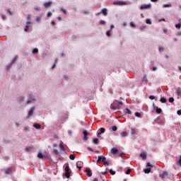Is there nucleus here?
Returning <instances> with one entry per match:
<instances>
[{"mask_svg":"<svg viewBox=\"0 0 181 181\" xmlns=\"http://www.w3.org/2000/svg\"><path fill=\"white\" fill-rule=\"evenodd\" d=\"M122 105V102L115 100L113 103L110 105V108L111 110H119V108H121Z\"/></svg>","mask_w":181,"mask_h":181,"instance_id":"1","label":"nucleus"},{"mask_svg":"<svg viewBox=\"0 0 181 181\" xmlns=\"http://www.w3.org/2000/svg\"><path fill=\"white\" fill-rule=\"evenodd\" d=\"M153 108L152 112H157V114H162V109L159 108L158 106L155 105V103H153Z\"/></svg>","mask_w":181,"mask_h":181,"instance_id":"2","label":"nucleus"},{"mask_svg":"<svg viewBox=\"0 0 181 181\" xmlns=\"http://www.w3.org/2000/svg\"><path fill=\"white\" fill-rule=\"evenodd\" d=\"M65 177L66 179H70V167L69 165L65 167Z\"/></svg>","mask_w":181,"mask_h":181,"instance_id":"3","label":"nucleus"},{"mask_svg":"<svg viewBox=\"0 0 181 181\" xmlns=\"http://www.w3.org/2000/svg\"><path fill=\"white\" fill-rule=\"evenodd\" d=\"M152 8V4H143L141 6L140 9L144 10V9H151Z\"/></svg>","mask_w":181,"mask_h":181,"instance_id":"4","label":"nucleus"},{"mask_svg":"<svg viewBox=\"0 0 181 181\" xmlns=\"http://www.w3.org/2000/svg\"><path fill=\"white\" fill-rule=\"evenodd\" d=\"M113 5H119V6H122L124 5H127V2H124V1H114Z\"/></svg>","mask_w":181,"mask_h":181,"instance_id":"5","label":"nucleus"},{"mask_svg":"<svg viewBox=\"0 0 181 181\" xmlns=\"http://www.w3.org/2000/svg\"><path fill=\"white\" fill-rule=\"evenodd\" d=\"M88 135V132L87 130L83 131V139L84 141H88V137L87 136Z\"/></svg>","mask_w":181,"mask_h":181,"instance_id":"6","label":"nucleus"},{"mask_svg":"<svg viewBox=\"0 0 181 181\" xmlns=\"http://www.w3.org/2000/svg\"><path fill=\"white\" fill-rule=\"evenodd\" d=\"M76 168L78 169H79V170H81V168H83V162L82 161H78L76 163Z\"/></svg>","mask_w":181,"mask_h":181,"instance_id":"7","label":"nucleus"},{"mask_svg":"<svg viewBox=\"0 0 181 181\" xmlns=\"http://www.w3.org/2000/svg\"><path fill=\"white\" fill-rule=\"evenodd\" d=\"M86 175L88 176V177H91L93 176V172L90 169H86Z\"/></svg>","mask_w":181,"mask_h":181,"instance_id":"8","label":"nucleus"},{"mask_svg":"<svg viewBox=\"0 0 181 181\" xmlns=\"http://www.w3.org/2000/svg\"><path fill=\"white\" fill-rule=\"evenodd\" d=\"M52 1L45 2L44 4V6L45 8H50V6H52Z\"/></svg>","mask_w":181,"mask_h":181,"instance_id":"9","label":"nucleus"},{"mask_svg":"<svg viewBox=\"0 0 181 181\" xmlns=\"http://www.w3.org/2000/svg\"><path fill=\"white\" fill-rule=\"evenodd\" d=\"M111 153H112V155H115V154L118 153V149H117V148H112L111 149Z\"/></svg>","mask_w":181,"mask_h":181,"instance_id":"10","label":"nucleus"},{"mask_svg":"<svg viewBox=\"0 0 181 181\" xmlns=\"http://www.w3.org/2000/svg\"><path fill=\"white\" fill-rule=\"evenodd\" d=\"M166 176H168V172L165 171L163 173H161L160 175V177H161V179H164V177H166Z\"/></svg>","mask_w":181,"mask_h":181,"instance_id":"11","label":"nucleus"},{"mask_svg":"<svg viewBox=\"0 0 181 181\" xmlns=\"http://www.w3.org/2000/svg\"><path fill=\"white\" fill-rule=\"evenodd\" d=\"M34 111H35V107H31L30 110L28 112V117H32V115H33Z\"/></svg>","mask_w":181,"mask_h":181,"instance_id":"12","label":"nucleus"},{"mask_svg":"<svg viewBox=\"0 0 181 181\" xmlns=\"http://www.w3.org/2000/svg\"><path fill=\"white\" fill-rule=\"evenodd\" d=\"M30 24H31L30 21L27 22V25L24 28L25 32H28V30L29 29V26H30Z\"/></svg>","mask_w":181,"mask_h":181,"instance_id":"13","label":"nucleus"},{"mask_svg":"<svg viewBox=\"0 0 181 181\" xmlns=\"http://www.w3.org/2000/svg\"><path fill=\"white\" fill-rule=\"evenodd\" d=\"M12 172V168H8L7 169L5 170V173L6 175H9Z\"/></svg>","mask_w":181,"mask_h":181,"instance_id":"14","label":"nucleus"},{"mask_svg":"<svg viewBox=\"0 0 181 181\" xmlns=\"http://www.w3.org/2000/svg\"><path fill=\"white\" fill-rule=\"evenodd\" d=\"M46 157V156H44L43 153H42V152H39L37 154V158H39V159H43V158Z\"/></svg>","mask_w":181,"mask_h":181,"instance_id":"15","label":"nucleus"},{"mask_svg":"<svg viewBox=\"0 0 181 181\" xmlns=\"http://www.w3.org/2000/svg\"><path fill=\"white\" fill-rule=\"evenodd\" d=\"M33 127L36 129H40L42 128V126L37 123L34 124Z\"/></svg>","mask_w":181,"mask_h":181,"instance_id":"16","label":"nucleus"},{"mask_svg":"<svg viewBox=\"0 0 181 181\" xmlns=\"http://www.w3.org/2000/svg\"><path fill=\"white\" fill-rule=\"evenodd\" d=\"M102 13H103L104 16H107L108 15V12H107V8L102 9Z\"/></svg>","mask_w":181,"mask_h":181,"instance_id":"17","label":"nucleus"},{"mask_svg":"<svg viewBox=\"0 0 181 181\" xmlns=\"http://www.w3.org/2000/svg\"><path fill=\"white\" fill-rule=\"evenodd\" d=\"M131 134H132L133 136H135V134H136V128H132V129H131Z\"/></svg>","mask_w":181,"mask_h":181,"instance_id":"18","label":"nucleus"},{"mask_svg":"<svg viewBox=\"0 0 181 181\" xmlns=\"http://www.w3.org/2000/svg\"><path fill=\"white\" fill-rule=\"evenodd\" d=\"M69 159H71V160H74L76 159V156L74 154H71Z\"/></svg>","mask_w":181,"mask_h":181,"instance_id":"19","label":"nucleus"},{"mask_svg":"<svg viewBox=\"0 0 181 181\" xmlns=\"http://www.w3.org/2000/svg\"><path fill=\"white\" fill-rule=\"evenodd\" d=\"M140 156L143 158V159H146V153H141L140 154Z\"/></svg>","mask_w":181,"mask_h":181,"instance_id":"20","label":"nucleus"},{"mask_svg":"<svg viewBox=\"0 0 181 181\" xmlns=\"http://www.w3.org/2000/svg\"><path fill=\"white\" fill-rule=\"evenodd\" d=\"M37 53H39V49L37 48H35L33 49V54H36Z\"/></svg>","mask_w":181,"mask_h":181,"instance_id":"21","label":"nucleus"},{"mask_svg":"<svg viewBox=\"0 0 181 181\" xmlns=\"http://www.w3.org/2000/svg\"><path fill=\"white\" fill-rule=\"evenodd\" d=\"M144 173H151V168H146L144 170Z\"/></svg>","mask_w":181,"mask_h":181,"instance_id":"22","label":"nucleus"},{"mask_svg":"<svg viewBox=\"0 0 181 181\" xmlns=\"http://www.w3.org/2000/svg\"><path fill=\"white\" fill-rule=\"evenodd\" d=\"M59 148L62 149V151H64V146L63 145V142L59 144Z\"/></svg>","mask_w":181,"mask_h":181,"instance_id":"23","label":"nucleus"},{"mask_svg":"<svg viewBox=\"0 0 181 181\" xmlns=\"http://www.w3.org/2000/svg\"><path fill=\"white\" fill-rule=\"evenodd\" d=\"M160 103H162L163 104H165V103H166V98H161L160 99Z\"/></svg>","mask_w":181,"mask_h":181,"instance_id":"24","label":"nucleus"},{"mask_svg":"<svg viewBox=\"0 0 181 181\" xmlns=\"http://www.w3.org/2000/svg\"><path fill=\"white\" fill-rule=\"evenodd\" d=\"M102 161V157H101V156H98V160H97V163H100V162H101Z\"/></svg>","mask_w":181,"mask_h":181,"instance_id":"25","label":"nucleus"},{"mask_svg":"<svg viewBox=\"0 0 181 181\" xmlns=\"http://www.w3.org/2000/svg\"><path fill=\"white\" fill-rule=\"evenodd\" d=\"M121 136L125 137L127 135V132H123L120 134Z\"/></svg>","mask_w":181,"mask_h":181,"instance_id":"26","label":"nucleus"},{"mask_svg":"<svg viewBox=\"0 0 181 181\" xmlns=\"http://www.w3.org/2000/svg\"><path fill=\"white\" fill-rule=\"evenodd\" d=\"M104 132H105V129L103 128V127H101V128L100 129V134H104Z\"/></svg>","mask_w":181,"mask_h":181,"instance_id":"27","label":"nucleus"},{"mask_svg":"<svg viewBox=\"0 0 181 181\" xmlns=\"http://www.w3.org/2000/svg\"><path fill=\"white\" fill-rule=\"evenodd\" d=\"M141 81H145V83H148V79H146V76H144L141 78Z\"/></svg>","mask_w":181,"mask_h":181,"instance_id":"28","label":"nucleus"},{"mask_svg":"<svg viewBox=\"0 0 181 181\" xmlns=\"http://www.w3.org/2000/svg\"><path fill=\"white\" fill-rule=\"evenodd\" d=\"M163 8H172V5L170 4H164Z\"/></svg>","mask_w":181,"mask_h":181,"instance_id":"29","label":"nucleus"},{"mask_svg":"<svg viewBox=\"0 0 181 181\" xmlns=\"http://www.w3.org/2000/svg\"><path fill=\"white\" fill-rule=\"evenodd\" d=\"M93 144L98 145V139L95 138L93 139Z\"/></svg>","mask_w":181,"mask_h":181,"instance_id":"30","label":"nucleus"},{"mask_svg":"<svg viewBox=\"0 0 181 181\" xmlns=\"http://www.w3.org/2000/svg\"><path fill=\"white\" fill-rule=\"evenodd\" d=\"M117 129H118V127H117V126L112 127V131H113L114 132H115V131H117Z\"/></svg>","mask_w":181,"mask_h":181,"instance_id":"31","label":"nucleus"},{"mask_svg":"<svg viewBox=\"0 0 181 181\" xmlns=\"http://www.w3.org/2000/svg\"><path fill=\"white\" fill-rule=\"evenodd\" d=\"M146 23H147V25H152V22L149 19L146 20Z\"/></svg>","mask_w":181,"mask_h":181,"instance_id":"32","label":"nucleus"},{"mask_svg":"<svg viewBox=\"0 0 181 181\" xmlns=\"http://www.w3.org/2000/svg\"><path fill=\"white\" fill-rule=\"evenodd\" d=\"M146 168H153V165H152L151 164V163H146Z\"/></svg>","mask_w":181,"mask_h":181,"instance_id":"33","label":"nucleus"},{"mask_svg":"<svg viewBox=\"0 0 181 181\" xmlns=\"http://www.w3.org/2000/svg\"><path fill=\"white\" fill-rule=\"evenodd\" d=\"M176 93L177 95H181V91L180 90V89L176 90Z\"/></svg>","mask_w":181,"mask_h":181,"instance_id":"34","label":"nucleus"},{"mask_svg":"<svg viewBox=\"0 0 181 181\" xmlns=\"http://www.w3.org/2000/svg\"><path fill=\"white\" fill-rule=\"evenodd\" d=\"M168 101H169V103H173V102L175 101V98H170L168 99Z\"/></svg>","mask_w":181,"mask_h":181,"instance_id":"35","label":"nucleus"},{"mask_svg":"<svg viewBox=\"0 0 181 181\" xmlns=\"http://www.w3.org/2000/svg\"><path fill=\"white\" fill-rule=\"evenodd\" d=\"M175 28H177V29H180V28H181V24H180V23L176 24V25H175Z\"/></svg>","mask_w":181,"mask_h":181,"instance_id":"36","label":"nucleus"},{"mask_svg":"<svg viewBox=\"0 0 181 181\" xmlns=\"http://www.w3.org/2000/svg\"><path fill=\"white\" fill-rule=\"evenodd\" d=\"M103 165H105V166H110V163H108L107 161H104Z\"/></svg>","mask_w":181,"mask_h":181,"instance_id":"37","label":"nucleus"},{"mask_svg":"<svg viewBox=\"0 0 181 181\" xmlns=\"http://www.w3.org/2000/svg\"><path fill=\"white\" fill-rule=\"evenodd\" d=\"M126 114H132V112L129 110V109H126Z\"/></svg>","mask_w":181,"mask_h":181,"instance_id":"38","label":"nucleus"},{"mask_svg":"<svg viewBox=\"0 0 181 181\" xmlns=\"http://www.w3.org/2000/svg\"><path fill=\"white\" fill-rule=\"evenodd\" d=\"M58 61H59L58 59H55V63H54V64L52 66V69H54V67H56V63H57Z\"/></svg>","mask_w":181,"mask_h":181,"instance_id":"39","label":"nucleus"},{"mask_svg":"<svg viewBox=\"0 0 181 181\" xmlns=\"http://www.w3.org/2000/svg\"><path fill=\"white\" fill-rule=\"evenodd\" d=\"M102 157V162H105V160L107 159V158H105V156H101Z\"/></svg>","mask_w":181,"mask_h":181,"instance_id":"40","label":"nucleus"},{"mask_svg":"<svg viewBox=\"0 0 181 181\" xmlns=\"http://www.w3.org/2000/svg\"><path fill=\"white\" fill-rule=\"evenodd\" d=\"M129 173H131V168L127 169L126 171V175H129Z\"/></svg>","mask_w":181,"mask_h":181,"instance_id":"41","label":"nucleus"},{"mask_svg":"<svg viewBox=\"0 0 181 181\" xmlns=\"http://www.w3.org/2000/svg\"><path fill=\"white\" fill-rule=\"evenodd\" d=\"M52 15H53V13H52V12L49 11L47 14L48 18H50V16H52Z\"/></svg>","mask_w":181,"mask_h":181,"instance_id":"42","label":"nucleus"},{"mask_svg":"<svg viewBox=\"0 0 181 181\" xmlns=\"http://www.w3.org/2000/svg\"><path fill=\"white\" fill-rule=\"evenodd\" d=\"M16 60H18V57H15L13 61L11 62V64H13V63H15V62H16Z\"/></svg>","mask_w":181,"mask_h":181,"instance_id":"43","label":"nucleus"},{"mask_svg":"<svg viewBox=\"0 0 181 181\" xmlns=\"http://www.w3.org/2000/svg\"><path fill=\"white\" fill-rule=\"evenodd\" d=\"M135 116L139 117H141V113L136 112H135Z\"/></svg>","mask_w":181,"mask_h":181,"instance_id":"44","label":"nucleus"},{"mask_svg":"<svg viewBox=\"0 0 181 181\" xmlns=\"http://www.w3.org/2000/svg\"><path fill=\"white\" fill-rule=\"evenodd\" d=\"M110 173L112 175H115V171L112 170H109Z\"/></svg>","mask_w":181,"mask_h":181,"instance_id":"45","label":"nucleus"},{"mask_svg":"<svg viewBox=\"0 0 181 181\" xmlns=\"http://www.w3.org/2000/svg\"><path fill=\"white\" fill-rule=\"evenodd\" d=\"M54 153L55 155H58L59 154V151H57V149H54Z\"/></svg>","mask_w":181,"mask_h":181,"instance_id":"46","label":"nucleus"},{"mask_svg":"<svg viewBox=\"0 0 181 181\" xmlns=\"http://www.w3.org/2000/svg\"><path fill=\"white\" fill-rule=\"evenodd\" d=\"M106 35H107V36H108V37L111 36L110 31V30H107V31L106 32Z\"/></svg>","mask_w":181,"mask_h":181,"instance_id":"47","label":"nucleus"},{"mask_svg":"<svg viewBox=\"0 0 181 181\" xmlns=\"http://www.w3.org/2000/svg\"><path fill=\"white\" fill-rule=\"evenodd\" d=\"M100 25H105V21L102 20L100 21Z\"/></svg>","mask_w":181,"mask_h":181,"instance_id":"48","label":"nucleus"},{"mask_svg":"<svg viewBox=\"0 0 181 181\" xmlns=\"http://www.w3.org/2000/svg\"><path fill=\"white\" fill-rule=\"evenodd\" d=\"M30 146H27V147H25V151H26V152H29V150L30 149Z\"/></svg>","mask_w":181,"mask_h":181,"instance_id":"49","label":"nucleus"},{"mask_svg":"<svg viewBox=\"0 0 181 181\" xmlns=\"http://www.w3.org/2000/svg\"><path fill=\"white\" fill-rule=\"evenodd\" d=\"M149 99L150 100H155V96L154 95H150Z\"/></svg>","mask_w":181,"mask_h":181,"instance_id":"50","label":"nucleus"},{"mask_svg":"<svg viewBox=\"0 0 181 181\" xmlns=\"http://www.w3.org/2000/svg\"><path fill=\"white\" fill-rule=\"evenodd\" d=\"M61 11L63 12V13H67V11L64 8H62Z\"/></svg>","mask_w":181,"mask_h":181,"instance_id":"51","label":"nucleus"},{"mask_svg":"<svg viewBox=\"0 0 181 181\" xmlns=\"http://www.w3.org/2000/svg\"><path fill=\"white\" fill-rule=\"evenodd\" d=\"M130 26H131L132 28H135V24H134V23H132V22H131V23H130Z\"/></svg>","mask_w":181,"mask_h":181,"instance_id":"52","label":"nucleus"},{"mask_svg":"<svg viewBox=\"0 0 181 181\" xmlns=\"http://www.w3.org/2000/svg\"><path fill=\"white\" fill-rule=\"evenodd\" d=\"M34 9L35 11H40V7H35Z\"/></svg>","mask_w":181,"mask_h":181,"instance_id":"53","label":"nucleus"},{"mask_svg":"<svg viewBox=\"0 0 181 181\" xmlns=\"http://www.w3.org/2000/svg\"><path fill=\"white\" fill-rule=\"evenodd\" d=\"M178 163H179L180 166H181V155L180 156V159H179Z\"/></svg>","mask_w":181,"mask_h":181,"instance_id":"54","label":"nucleus"},{"mask_svg":"<svg viewBox=\"0 0 181 181\" xmlns=\"http://www.w3.org/2000/svg\"><path fill=\"white\" fill-rule=\"evenodd\" d=\"M158 50H159V52H162L163 50H165V49L163 47H159Z\"/></svg>","mask_w":181,"mask_h":181,"instance_id":"55","label":"nucleus"},{"mask_svg":"<svg viewBox=\"0 0 181 181\" xmlns=\"http://www.w3.org/2000/svg\"><path fill=\"white\" fill-rule=\"evenodd\" d=\"M27 21H28V22H30V16H28L27 17Z\"/></svg>","mask_w":181,"mask_h":181,"instance_id":"56","label":"nucleus"},{"mask_svg":"<svg viewBox=\"0 0 181 181\" xmlns=\"http://www.w3.org/2000/svg\"><path fill=\"white\" fill-rule=\"evenodd\" d=\"M177 115H181V110H177Z\"/></svg>","mask_w":181,"mask_h":181,"instance_id":"57","label":"nucleus"},{"mask_svg":"<svg viewBox=\"0 0 181 181\" xmlns=\"http://www.w3.org/2000/svg\"><path fill=\"white\" fill-rule=\"evenodd\" d=\"M88 149L90 152H94V150H93L90 147H88Z\"/></svg>","mask_w":181,"mask_h":181,"instance_id":"58","label":"nucleus"},{"mask_svg":"<svg viewBox=\"0 0 181 181\" xmlns=\"http://www.w3.org/2000/svg\"><path fill=\"white\" fill-rule=\"evenodd\" d=\"M2 19H3L4 21H5V19H6V16L3 15V16H2Z\"/></svg>","mask_w":181,"mask_h":181,"instance_id":"59","label":"nucleus"},{"mask_svg":"<svg viewBox=\"0 0 181 181\" xmlns=\"http://www.w3.org/2000/svg\"><path fill=\"white\" fill-rule=\"evenodd\" d=\"M152 70H153V71H156L157 68H156V67H155V66H153V69H152Z\"/></svg>","mask_w":181,"mask_h":181,"instance_id":"60","label":"nucleus"},{"mask_svg":"<svg viewBox=\"0 0 181 181\" xmlns=\"http://www.w3.org/2000/svg\"><path fill=\"white\" fill-rule=\"evenodd\" d=\"M162 21L165 22V18H161V19L159 20V22H162Z\"/></svg>","mask_w":181,"mask_h":181,"instance_id":"61","label":"nucleus"},{"mask_svg":"<svg viewBox=\"0 0 181 181\" xmlns=\"http://www.w3.org/2000/svg\"><path fill=\"white\" fill-rule=\"evenodd\" d=\"M101 174H102V175H107V171L102 172Z\"/></svg>","mask_w":181,"mask_h":181,"instance_id":"62","label":"nucleus"},{"mask_svg":"<svg viewBox=\"0 0 181 181\" xmlns=\"http://www.w3.org/2000/svg\"><path fill=\"white\" fill-rule=\"evenodd\" d=\"M40 21V17H37V21L39 22Z\"/></svg>","mask_w":181,"mask_h":181,"instance_id":"63","label":"nucleus"},{"mask_svg":"<svg viewBox=\"0 0 181 181\" xmlns=\"http://www.w3.org/2000/svg\"><path fill=\"white\" fill-rule=\"evenodd\" d=\"M93 181H98V178H95V179L93 180Z\"/></svg>","mask_w":181,"mask_h":181,"instance_id":"64","label":"nucleus"}]
</instances>
